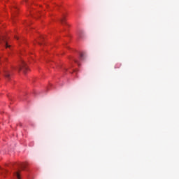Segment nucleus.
Masks as SVG:
<instances>
[{"label":"nucleus","instance_id":"nucleus-1","mask_svg":"<svg viewBox=\"0 0 179 179\" xmlns=\"http://www.w3.org/2000/svg\"><path fill=\"white\" fill-rule=\"evenodd\" d=\"M18 72L22 71L23 73L26 75L27 73V71H29V67H27V64L24 62H22L21 65L17 69Z\"/></svg>","mask_w":179,"mask_h":179},{"label":"nucleus","instance_id":"nucleus-4","mask_svg":"<svg viewBox=\"0 0 179 179\" xmlns=\"http://www.w3.org/2000/svg\"><path fill=\"white\" fill-rule=\"evenodd\" d=\"M60 22L62 24H66V22H65V14H63L62 15V17L59 19Z\"/></svg>","mask_w":179,"mask_h":179},{"label":"nucleus","instance_id":"nucleus-9","mask_svg":"<svg viewBox=\"0 0 179 179\" xmlns=\"http://www.w3.org/2000/svg\"><path fill=\"white\" fill-rule=\"evenodd\" d=\"M38 44L41 45V42H38Z\"/></svg>","mask_w":179,"mask_h":179},{"label":"nucleus","instance_id":"nucleus-5","mask_svg":"<svg viewBox=\"0 0 179 179\" xmlns=\"http://www.w3.org/2000/svg\"><path fill=\"white\" fill-rule=\"evenodd\" d=\"M14 176L16 177L17 179H20V171H17L14 173Z\"/></svg>","mask_w":179,"mask_h":179},{"label":"nucleus","instance_id":"nucleus-8","mask_svg":"<svg viewBox=\"0 0 179 179\" xmlns=\"http://www.w3.org/2000/svg\"><path fill=\"white\" fill-rule=\"evenodd\" d=\"M15 38H16L17 40H19V38L17 36H15Z\"/></svg>","mask_w":179,"mask_h":179},{"label":"nucleus","instance_id":"nucleus-7","mask_svg":"<svg viewBox=\"0 0 179 179\" xmlns=\"http://www.w3.org/2000/svg\"><path fill=\"white\" fill-rule=\"evenodd\" d=\"M76 64H78L79 65V62L78 60H74Z\"/></svg>","mask_w":179,"mask_h":179},{"label":"nucleus","instance_id":"nucleus-3","mask_svg":"<svg viewBox=\"0 0 179 179\" xmlns=\"http://www.w3.org/2000/svg\"><path fill=\"white\" fill-rule=\"evenodd\" d=\"M3 75L5 78L9 80V79H10V75H12V71L10 70H4Z\"/></svg>","mask_w":179,"mask_h":179},{"label":"nucleus","instance_id":"nucleus-10","mask_svg":"<svg viewBox=\"0 0 179 179\" xmlns=\"http://www.w3.org/2000/svg\"><path fill=\"white\" fill-rule=\"evenodd\" d=\"M79 37H82L80 35H79Z\"/></svg>","mask_w":179,"mask_h":179},{"label":"nucleus","instance_id":"nucleus-6","mask_svg":"<svg viewBox=\"0 0 179 179\" xmlns=\"http://www.w3.org/2000/svg\"><path fill=\"white\" fill-rule=\"evenodd\" d=\"M80 59H81V61H83V59H85V54L83 52H81L80 54Z\"/></svg>","mask_w":179,"mask_h":179},{"label":"nucleus","instance_id":"nucleus-2","mask_svg":"<svg viewBox=\"0 0 179 179\" xmlns=\"http://www.w3.org/2000/svg\"><path fill=\"white\" fill-rule=\"evenodd\" d=\"M2 43H3V45H5L6 48H10V45H8L6 38L0 36V44H2Z\"/></svg>","mask_w":179,"mask_h":179}]
</instances>
